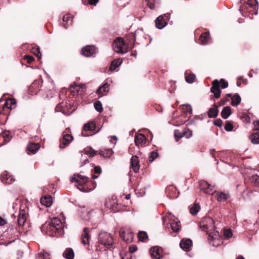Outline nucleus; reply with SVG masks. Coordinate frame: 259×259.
<instances>
[{
  "label": "nucleus",
  "mask_w": 259,
  "mask_h": 259,
  "mask_svg": "<svg viewBox=\"0 0 259 259\" xmlns=\"http://www.w3.org/2000/svg\"><path fill=\"white\" fill-rule=\"evenodd\" d=\"M253 129L256 131L259 130V120H256L255 121H254L253 123Z\"/></svg>",
  "instance_id": "680f3d73"
},
{
  "label": "nucleus",
  "mask_w": 259,
  "mask_h": 259,
  "mask_svg": "<svg viewBox=\"0 0 259 259\" xmlns=\"http://www.w3.org/2000/svg\"><path fill=\"white\" fill-rule=\"evenodd\" d=\"M50 225L51 223L47 222L43 224L41 227L42 232L50 236Z\"/></svg>",
  "instance_id": "72a5a7b5"
},
{
  "label": "nucleus",
  "mask_w": 259,
  "mask_h": 259,
  "mask_svg": "<svg viewBox=\"0 0 259 259\" xmlns=\"http://www.w3.org/2000/svg\"><path fill=\"white\" fill-rule=\"evenodd\" d=\"M131 167L135 172L139 170V161L137 156H132L131 159Z\"/></svg>",
  "instance_id": "412c9836"
},
{
  "label": "nucleus",
  "mask_w": 259,
  "mask_h": 259,
  "mask_svg": "<svg viewBox=\"0 0 259 259\" xmlns=\"http://www.w3.org/2000/svg\"><path fill=\"white\" fill-rule=\"evenodd\" d=\"M250 140L252 143L257 144L259 143V132L252 134L250 136Z\"/></svg>",
  "instance_id": "c9c22d12"
},
{
  "label": "nucleus",
  "mask_w": 259,
  "mask_h": 259,
  "mask_svg": "<svg viewBox=\"0 0 259 259\" xmlns=\"http://www.w3.org/2000/svg\"><path fill=\"white\" fill-rule=\"evenodd\" d=\"M112 47L115 52L122 54L127 52L128 48L121 37L116 38L113 41Z\"/></svg>",
  "instance_id": "f257e3e1"
},
{
  "label": "nucleus",
  "mask_w": 259,
  "mask_h": 259,
  "mask_svg": "<svg viewBox=\"0 0 259 259\" xmlns=\"http://www.w3.org/2000/svg\"><path fill=\"white\" fill-rule=\"evenodd\" d=\"M88 180L87 177L79 175H74V177L71 178V181L72 182L77 183L80 186L86 184Z\"/></svg>",
  "instance_id": "2eb2a0df"
},
{
  "label": "nucleus",
  "mask_w": 259,
  "mask_h": 259,
  "mask_svg": "<svg viewBox=\"0 0 259 259\" xmlns=\"http://www.w3.org/2000/svg\"><path fill=\"white\" fill-rule=\"evenodd\" d=\"M122 60L120 59H115L111 62L110 70L111 71L114 70L117 67L121 65Z\"/></svg>",
  "instance_id": "473e14b6"
},
{
  "label": "nucleus",
  "mask_w": 259,
  "mask_h": 259,
  "mask_svg": "<svg viewBox=\"0 0 259 259\" xmlns=\"http://www.w3.org/2000/svg\"><path fill=\"white\" fill-rule=\"evenodd\" d=\"M94 172L95 174H100L102 172L101 168L98 166H95L94 167Z\"/></svg>",
  "instance_id": "052dcab7"
},
{
  "label": "nucleus",
  "mask_w": 259,
  "mask_h": 259,
  "mask_svg": "<svg viewBox=\"0 0 259 259\" xmlns=\"http://www.w3.org/2000/svg\"><path fill=\"white\" fill-rule=\"evenodd\" d=\"M113 151L111 149H105L100 152V154L104 157H110L113 154Z\"/></svg>",
  "instance_id": "e433bc0d"
},
{
  "label": "nucleus",
  "mask_w": 259,
  "mask_h": 259,
  "mask_svg": "<svg viewBox=\"0 0 259 259\" xmlns=\"http://www.w3.org/2000/svg\"><path fill=\"white\" fill-rule=\"evenodd\" d=\"M220 82L217 79H215L212 83V87L210 89V91L214 94V97L215 98H219L221 93V91L220 88Z\"/></svg>",
  "instance_id": "4468645a"
},
{
  "label": "nucleus",
  "mask_w": 259,
  "mask_h": 259,
  "mask_svg": "<svg viewBox=\"0 0 259 259\" xmlns=\"http://www.w3.org/2000/svg\"><path fill=\"white\" fill-rule=\"evenodd\" d=\"M94 107L95 109L99 112L103 111L102 103L99 101H97L94 103Z\"/></svg>",
  "instance_id": "37998d69"
},
{
  "label": "nucleus",
  "mask_w": 259,
  "mask_h": 259,
  "mask_svg": "<svg viewBox=\"0 0 259 259\" xmlns=\"http://www.w3.org/2000/svg\"><path fill=\"white\" fill-rule=\"evenodd\" d=\"M223 124L222 120L221 119H217L216 120L214 121V124L219 126H222Z\"/></svg>",
  "instance_id": "bf43d9fd"
},
{
  "label": "nucleus",
  "mask_w": 259,
  "mask_h": 259,
  "mask_svg": "<svg viewBox=\"0 0 259 259\" xmlns=\"http://www.w3.org/2000/svg\"><path fill=\"white\" fill-rule=\"evenodd\" d=\"M1 179L3 183L6 184H11L15 181V179L7 171H5L1 175Z\"/></svg>",
  "instance_id": "f3484780"
},
{
  "label": "nucleus",
  "mask_w": 259,
  "mask_h": 259,
  "mask_svg": "<svg viewBox=\"0 0 259 259\" xmlns=\"http://www.w3.org/2000/svg\"><path fill=\"white\" fill-rule=\"evenodd\" d=\"M96 185H97L95 183H94L93 184V188H90L89 189H87L84 187H82L81 188H78V189L80 191H82L83 192H90V191H91L92 190H94L96 187Z\"/></svg>",
  "instance_id": "3c124183"
},
{
  "label": "nucleus",
  "mask_w": 259,
  "mask_h": 259,
  "mask_svg": "<svg viewBox=\"0 0 259 259\" xmlns=\"http://www.w3.org/2000/svg\"><path fill=\"white\" fill-rule=\"evenodd\" d=\"M96 129V124L94 121H90L85 124L81 132V135L83 137H87V135L84 134L85 131H94Z\"/></svg>",
  "instance_id": "a211bd4d"
},
{
  "label": "nucleus",
  "mask_w": 259,
  "mask_h": 259,
  "mask_svg": "<svg viewBox=\"0 0 259 259\" xmlns=\"http://www.w3.org/2000/svg\"><path fill=\"white\" fill-rule=\"evenodd\" d=\"M7 223V221L0 217V226H3Z\"/></svg>",
  "instance_id": "774afa93"
},
{
  "label": "nucleus",
  "mask_w": 259,
  "mask_h": 259,
  "mask_svg": "<svg viewBox=\"0 0 259 259\" xmlns=\"http://www.w3.org/2000/svg\"><path fill=\"white\" fill-rule=\"evenodd\" d=\"M99 242L107 248H111L113 245V238L109 233L101 232L98 236Z\"/></svg>",
  "instance_id": "7ed1b4c3"
},
{
  "label": "nucleus",
  "mask_w": 259,
  "mask_h": 259,
  "mask_svg": "<svg viewBox=\"0 0 259 259\" xmlns=\"http://www.w3.org/2000/svg\"><path fill=\"white\" fill-rule=\"evenodd\" d=\"M105 206L111 211H116L117 210L118 203L116 199H109L106 201Z\"/></svg>",
  "instance_id": "dca6fc26"
},
{
  "label": "nucleus",
  "mask_w": 259,
  "mask_h": 259,
  "mask_svg": "<svg viewBox=\"0 0 259 259\" xmlns=\"http://www.w3.org/2000/svg\"><path fill=\"white\" fill-rule=\"evenodd\" d=\"M72 140L73 137L71 135L64 132L62 138L60 140V148H64L72 142Z\"/></svg>",
  "instance_id": "1a4fd4ad"
},
{
  "label": "nucleus",
  "mask_w": 259,
  "mask_h": 259,
  "mask_svg": "<svg viewBox=\"0 0 259 259\" xmlns=\"http://www.w3.org/2000/svg\"><path fill=\"white\" fill-rule=\"evenodd\" d=\"M221 87L222 89H225L228 87V83L227 81H225L223 79H221Z\"/></svg>",
  "instance_id": "13d9d810"
},
{
  "label": "nucleus",
  "mask_w": 259,
  "mask_h": 259,
  "mask_svg": "<svg viewBox=\"0 0 259 259\" xmlns=\"http://www.w3.org/2000/svg\"><path fill=\"white\" fill-rule=\"evenodd\" d=\"M217 196V200L219 201H224L228 199L227 195L223 192H218Z\"/></svg>",
  "instance_id": "4c0bfd02"
},
{
  "label": "nucleus",
  "mask_w": 259,
  "mask_h": 259,
  "mask_svg": "<svg viewBox=\"0 0 259 259\" xmlns=\"http://www.w3.org/2000/svg\"><path fill=\"white\" fill-rule=\"evenodd\" d=\"M192 240L190 239H183L180 243L181 248L186 251H189L192 246Z\"/></svg>",
  "instance_id": "aec40b11"
},
{
  "label": "nucleus",
  "mask_w": 259,
  "mask_h": 259,
  "mask_svg": "<svg viewBox=\"0 0 259 259\" xmlns=\"http://www.w3.org/2000/svg\"><path fill=\"white\" fill-rule=\"evenodd\" d=\"M120 238L127 243H131L134 239V234L130 230L125 228H121L119 230Z\"/></svg>",
  "instance_id": "0eeeda50"
},
{
  "label": "nucleus",
  "mask_w": 259,
  "mask_h": 259,
  "mask_svg": "<svg viewBox=\"0 0 259 259\" xmlns=\"http://www.w3.org/2000/svg\"><path fill=\"white\" fill-rule=\"evenodd\" d=\"M169 15L164 14V16H160L155 20L156 27L158 29H162L167 24V20L169 19Z\"/></svg>",
  "instance_id": "f8f14e48"
},
{
  "label": "nucleus",
  "mask_w": 259,
  "mask_h": 259,
  "mask_svg": "<svg viewBox=\"0 0 259 259\" xmlns=\"http://www.w3.org/2000/svg\"><path fill=\"white\" fill-rule=\"evenodd\" d=\"M224 235L225 237L229 238L232 237V233L230 230H225L224 231Z\"/></svg>",
  "instance_id": "5fc2aeb1"
},
{
  "label": "nucleus",
  "mask_w": 259,
  "mask_h": 259,
  "mask_svg": "<svg viewBox=\"0 0 259 259\" xmlns=\"http://www.w3.org/2000/svg\"><path fill=\"white\" fill-rule=\"evenodd\" d=\"M5 104L7 105L8 108H12V106L15 105L16 104V101L14 99H10L9 100H7L5 103Z\"/></svg>",
  "instance_id": "49530a36"
},
{
  "label": "nucleus",
  "mask_w": 259,
  "mask_h": 259,
  "mask_svg": "<svg viewBox=\"0 0 259 259\" xmlns=\"http://www.w3.org/2000/svg\"><path fill=\"white\" fill-rule=\"evenodd\" d=\"M112 82V79L108 78L105 80L104 83L98 88L96 93L98 94L99 97H102L107 94L109 91V86Z\"/></svg>",
  "instance_id": "423d86ee"
},
{
  "label": "nucleus",
  "mask_w": 259,
  "mask_h": 259,
  "mask_svg": "<svg viewBox=\"0 0 259 259\" xmlns=\"http://www.w3.org/2000/svg\"><path fill=\"white\" fill-rule=\"evenodd\" d=\"M231 109L230 106L224 107L221 112V116L224 119L228 118L231 114Z\"/></svg>",
  "instance_id": "bb28decb"
},
{
  "label": "nucleus",
  "mask_w": 259,
  "mask_h": 259,
  "mask_svg": "<svg viewBox=\"0 0 259 259\" xmlns=\"http://www.w3.org/2000/svg\"><path fill=\"white\" fill-rule=\"evenodd\" d=\"M200 41L202 45L207 44L209 39V32H206L202 33L200 36Z\"/></svg>",
  "instance_id": "c756f323"
},
{
  "label": "nucleus",
  "mask_w": 259,
  "mask_h": 259,
  "mask_svg": "<svg viewBox=\"0 0 259 259\" xmlns=\"http://www.w3.org/2000/svg\"><path fill=\"white\" fill-rule=\"evenodd\" d=\"M200 209V206L197 203H194L193 206L190 208V212L192 214L195 215L198 212Z\"/></svg>",
  "instance_id": "58836bf2"
},
{
  "label": "nucleus",
  "mask_w": 259,
  "mask_h": 259,
  "mask_svg": "<svg viewBox=\"0 0 259 259\" xmlns=\"http://www.w3.org/2000/svg\"><path fill=\"white\" fill-rule=\"evenodd\" d=\"M257 3L256 0H249L248 2V5L251 6H253L255 5Z\"/></svg>",
  "instance_id": "338daca9"
},
{
  "label": "nucleus",
  "mask_w": 259,
  "mask_h": 259,
  "mask_svg": "<svg viewBox=\"0 0 259 259\" xmlns=\"http://www.w3.org/2000/svg\"><path fill=\"white\" fill-rule=\"evenodd\" d=\"M64 22V26L65 28L67 27V25H71L72 22V17L69 15H66L63 18Z\"/></svg>",
  "instance_id": "f704fd0d"
},
{
  "label": "nucleus",
  "mask_w": 259,
  "mask_h": 259,
  "mask_svg": "<svg viewBox=\"0 0 259 259\" xmlns=\"http://www.w3.org/2000/svg\"><path fill=\"white\" fill-rule=\"evenodd\" d=\"M165 192L167 195L170 198L177 197L176 188L172 186L167 187L165 190Z\"/></svg>",
  "instance_id": "b1692460"
},
{
  "label": "nucleus",
  "mask_w": 259,
  "mask_h": 259,
  "mask_svg": "<svg viewBox=\"0 0 259 259\" xmlns=\"http://www.w3.org/2000/svg\"><path fill=\"white\" fill-rule=\"evenodd\" d=\"M117 140V138L116 136H113L111 137V140L110 142L114 145H115L116 143V141Z\"/></svg>",
  "instance_id": "69168bd1"
},
{
  "label": "nucleus",
  "mask_w": 259,
  "mask_h": 259,
  "mask_svg": "<svg viewBox=\"0 0 259 259\" xmlns=\"http://www.w3.org/2000/svg\"><path fill=\"white\" fill-rule=\"evenodd\" d=\"M195 78H196V76L194 74H190L188 75L185 76L186 81L189 83H193L194 82Z\"/></svg>",
  "instance_id": "79ce46f5"
},
{
  "label": "nucleus",
  "mask_w": 259,
  "mask_h": 259,
  "mask_svg": "<svg viewBox=\"0 0 259 259\" xmlns=\"http://www.w3.org/2000/svg\"><path fill=\"white\" fill-rule=\"evenodd\" d=\"M200 228L207 234L212 232L214 230L213 220L210 217H206L199 224Z\"/></svg>",
  "instance_id": "f03ea898"
},
{
  "label": "nucleus",
  "mask_w": 259,
  "mask_h": 259,
  "mask_svg": "<svg viewBox=\"0 0 259 259\" xmlns=\"http://www.w3.org/2000/svg\"><path fill=\"white\" fill-rule=\"evenodd\" d=\"M219 113V110L218 109V107L215 104L214 105L213 108H211L209 109L208 111V116L209 118H214L218 116Z\"/></svg>",
  "instance_id": "c85d7f7f"
},
{
  "label": "nucleus",
  "mask_w": 259,
  "mask_h": 259,
  "mask_svg": "<svg viewBox=\"0 0 259 259\" xmlns=\"http://www.w3.org/2000/svg\"><path fill=\"white\" fill-rule=\"evenodd\" d=\"M39 148L40 146L39 144L30 143L27 145V151L28 154H35Z\"/></svg>",
  "instance_id": "5701e85b"
},
{
  "label": "nucleus",
  "mask_w": 259,
  "mask_h": 259,
  "mask_svg": "<svg viewBox=\"0 0 259 259\" xmlns=\"http://www.w3.org/2000/svg\"><path fill=\"white\" fill-rule=\"evenodd\" d=\"M27 218V213L25 210L22 209L19 211L17 218L18 224L19 226H23Z\"/></svg>",
  "instance_id": "6ab92c4d"
},
{
  "label": "nucleus",
  "mask_w": 259,
  "mask_h": 259,
  "mask_svg": "<svg viewBox=\"0 0 259 259\" xmlns=\"http://www.w3.org/2000/svg\"><path fill=\"white\" fill-rule=\"evenodd\" d=\"M99 0H88V3L90 5L96 6L98 3Z\"/></svg>",
  "instance_id": "0e129e2a"
},
{
  "label": "nucleus",
  "mask_w": 259,
  "mask_h": 259,
  "mask_svg": "<svg viewBox=\"0 0 259 259\" xmlns=\"http://www.w3.org/2000/svg\"><path fill=\"white\" fill-rule=\"evenodd\" d=\"M146 137L142 134H138L135 138V143L137 146H142L145 142Z\"/></svg>",
  "instance_id": "393cba45"
},
{
  "label": "nucleus",
  "mask_w": 259,
  "mask_h": 259,
  "mask_svg": "<svg viewBox=\"0 0 259 259\" xmlns=\"http://www.w3.org/2000/svg\"><path fill=\"white\" fill-rule=\"evenodd\" d=\"M200 188L202 191L207 194L212 195L215 192L214 187L205 181L200 182Z\"/></svg>",
  "instance_id": "9d476101"
},
{
  "label": "nucleus",
  "mask_w": 259,
  "mask_h": 259,
  "mask_svg": "<svg viewBox=\"0 0 259 259\" xmlns=\"http://www.w3.org/2000/svg\"><path fill=\"white\" fill-rule=\"evenodd\" d=\"M31 52L35 55L38 59H40L41 55L39 48H32L31 49Z\"/></svg>",
  "instance_id": "a18cd8bd"
},
{
  "label": "nucleus",
  "mask_w": 259,
  "mask_h": 259,
  "mask_svg": "<svg viewBox=\"0 0 259 259\" xmlns=\"http://www.w3.org/2000/svg\"><path fill=\"white\" fill-rule=\"evenodd\" d=\"M89 234L88 228L85 227L83 228V232L81 237V243L83 245H87L89 243Z\"/></svg>",
  "instance_id": "4be33fe9"
},
{
  "label": "nucleus",
  "mask_w": 259,
  "mask_h": 259,
  "mask_svg": "<svg viewBox=\"0 0 259 259\" xmlns=\"http://www.w3.org/2000/svg\"><path fill=\"white\" fill-rule=\"evenodd\" d=\"M52 200L51 196H45L40 199V203L46 207H49L52 204Z\"/></svg>",
  "instance_id": "a878e982"
},
{
  "label": "nucleus",
  "mask_w": 259,
  "mask_h": 259,
  "mask_svg": "<svg viewBox=\"0 0 259 259\" xmlns=\"http://www.w3.org/2000/svg\"><path fill=\"white\" fill-rule=\"evenodd\" d=\"M23 58L27 60L28 63H31L34 59L32 56L29 55H25Z\"/></svg>",
  "instance_id": "6e6d98bb"
},
{
  "label": "nucleus",
  "mask_w": 259,
  "mask_h": 259,
  "mask_svg": "<svg viewBox=\"0 0 259 259\" xmlns=\"http://www.w3.org/2000/svg\"><path fill=\"white\" fill-rule=\"evenodd\" d=\"M225 130L227 132H230L233 130V125L230 121H227L225 125Z\"/></svg>",
  "instance_id": "09e8293b"
},
{
  "label": "nucleus",
  "mask_w": 259,
  "mask_h": 259,
  "mask_svg": "<svg viewBox=\"0 0 259 259\" xmlns=\"http://www.w3.org/2000/svg\"><path fill=\"white\" fill-rule=\"evenodd\" d=\"M164 218H165V220H166L167 218H168L170 221L169 224L171 228L173 230V231L178 232L180 230V221L178 220L176 221L175 219H174L173 221H171V218H175L173 215L171 214L170 213H169L168 214H167Z\"/></svg>",
  "instance_id": "ddd939ff"
},
{
  "label": "nucleus",
  "mask_w": 259,
  "mask_h": 259,
  "mask_svg": "<svg viewBox=\"0 0 259 259\" xmlns=\"http://www.w3.org/2000/svg\"><path fill=\"white\" fill-rule=\"evenodd\" d=\"M83 153L93 157L96 155L97 152L92 148H87L83 150Z\"/></svg>",
  "instance_id": "a19ab883"
},
{
  "label": "nucleus",
  "mask_w": 259,
  "mask_h": 259,
  "mask_svg": "<svg viewBox=\"0 0 259 259\" xmlns=\"http://www.w3.org/2000/svg\"><path fill=\"white\" fill-rule=\"evenodd\" d=\"M163 249L159 246H153L150 248V254L153 259H160L163 256Z\"/></svg>",
  "instance_id": "6e6552de"
},
{
  "label": "nucleus",
  "mask_w": 259,
  "mask_h": 259,
  "mask_svg": "<svg viewBox=\"0 0 259 259\" xmlns=\"http://www.w3.org/2000/svg\"><path fill=\"white\" fill-rule=\"evenodd\" d=\"M158 156V153L157 152L152 151L150 153L149 157V161L151 162H152Z\"/></svg>",
  "instance_id": "8fccbe9b"
},
{
  "label": "nucleus",
  "mask_w": 259,
  "mask_h": 259,
  "mask_svg": "<svg viewBox=\"0 0 259 259\" xmlns=\"http://www.w3.org/2000/svg\"><path fill=\"white\" fill-rule=\"evenodd\" d=\"M47 223H51L50 230V236H54L56 234L62 230V224L60 219L56 218H53L50 222H46Z\"/></svg>",
  "instance_id": "20e7f679"
},
{
  "label": "nucleus",
  "mask_w": 259,
  "mask_h": 259,
  "mask_svg": "<svg viewBox=\"0 0 259 259\" xmlns=\"http://www.w3.org/2000/svg\"><path fill=\"white\" fill-rule=\"evenodd\" d=\"M40 254L43 257L44 259H50L49 257V254L47 252H40Z\"/></svg>",
  "instance_id": "4d7b16f0"
},
{
  "label": "nucleus",
  "mask_w": 259,
  "mask_h": 259,
  "mask_svg": "<svg viewBox=\"0 0 259 259\" xmlns=\"http://www.w3.org/2000/svg\"><path fill=\"white\" fill-rule=\"evenodd\" d=\"M82 54L85 57L94 56L98 52V49L94 46H87L82 49Z\"/></svg>",
  "instance_id": "9b49d317"
},
{
  "label": "nucleus",
  "mask_w": 259,
  "mask_h": 259,
  "mask_svg": "<svg viewBox=\"0 0 259 259\" xmlns=\"http://www.w3.org/2000/svg\"><path fill=\"white\" fill-rule=\"evenodd\" d=\"M145 2L150 9H154L155 0H145Z\"/></svg>",
  "instance_id": "864d4df0"
},
{
  "label": "nucleus",
  "mask_w": 259,
  "mask_h": 259,
  "mask_svg": "<svg viewBox=\"0 0 259 259\" xmlns=\"http://www.w3.org/2000/svg\"><path fill=\"white\" fill-rule=\"evenodd\" d=\"M208 235V240L209 244L211 245L217 247L223 243L222 239L218 231H213Z\"/></svg>",
  "instance_id": "39448f33"
},
{
  "label": "nucleus",
  "mask_w": 259,
  "mask_h": 259,
  "mask_svg": "<svg viewBox=\"0 0 259 259\" xmlns=\"http://www.w3.org/2000/svg\"><path fill=\"white\" fill-rule=\"evenodd\" d=\"M148 235L145 231H140L138 233V238L140 241H145L148 238Z\"/></svg>",
  "instance_id": "ea45409f"
},
{
  "label": "nucleus",
  "mask_w": 259,
  "mask_h": 259,
  "mask_svg": "<svg viewBox=\"0 0 259 259\" xmlns=\"http://www.w3.org/2000/svg\"><path fill=\"white\" fill-rule=\"evenodd\" d=\"M182 110L183 112L186 114H190L189 117H190L192 114V108L190 104H184L183 105Z\"/></svg>",
  "instance_id": "2f4dec72"
},
{
  "label": "nucleus",
  "mask_w": 259,
  "mask_h": 259,
  "mask_svg": "<svg viewBox=\"0 0 259 259\" xmlns=\"http://www.w3.org/2000/svg\"><path fill=\"white\" fill-rule=\"evenodd\" d=\"M63 255L66 259H73L74 256V251L72 248H67L64 251Z\"/></svg>",
  "instance_id": "cd10ccee"
},
{
  "label": "nucleus",
  "mask_w": 259,
  "mask_h": 259,
  "mask_svg": "<svg viewBox=\"0 0 259 259\" xmlns=\"http://www.w3.org/2000/svg\"><path fill=\"white\" fill-rule=\"evenodd\" d=\"M174 135L176 141H178L179 139L184 137L183 132H181L178 130H175Z\"/></svg>",
  "instance_id": "c03bdc74"
},
{
  "label": "nucleus",
  "mask_w": 259,
  "mask_h": 259,
  "mask_svg": "<svg viewBox=\"0 0 259 259\" xmlns=\"http://www.w3.org/2000/svg\"><path fill=\"white\" fill-rule=\"evenodd\" d=\"M251 182L254 183L257 186H259V176L257 175H253L250 178Z\"/></svg>",
  "instance_id": "de8ad7c7"
},
{
  "label": "nucleus",
  "mask_w": 259,
  "mask_h": 259,
  "mask_svg": "<svg viewBox=\"0 0 259 259\" xmlns=\"http://www.w3.org/2000/svg\"><path fill=\"white\" fill-rule=\"evenodd\" d=\"M241 101V97L239 95H234L231 98V105L233 106H238Z\"/></svg>",
  "instance_id": "7c9ffc66"
},
{
  "label": "nucleus",
  "mask_w": 259,
  "mask_h": 259,
  "mask_svg": "<svg viewBox=\"0 0 259 259\" xmlns=\"http://www.w3.org/2000/svg\"><path fill=\"white\" fill-rule=\"evenodd\" d=\"M137 250V247L135 245L130 246L129 251L131 253L135 252Z\"/></svg>",
  "instance_id": "e2e57ef3"
},
{
  "label": "nucleus",
  "mask_w": 259,
  "mask_h": 259,
  "mask_svg": "<svg viewBox=\"0 0 259 259\" xmlns=\"http://www.w3.org/2000/svg\"><path fill=\"white\" fill-rule=\"evenodd\" d=\"M183 134L184 137L185 136L186 138L188 139L192 137V132L189 129H187L183 132Z\"/></svg>",
  "instance_id": "603ef678"
}]
</instances>
